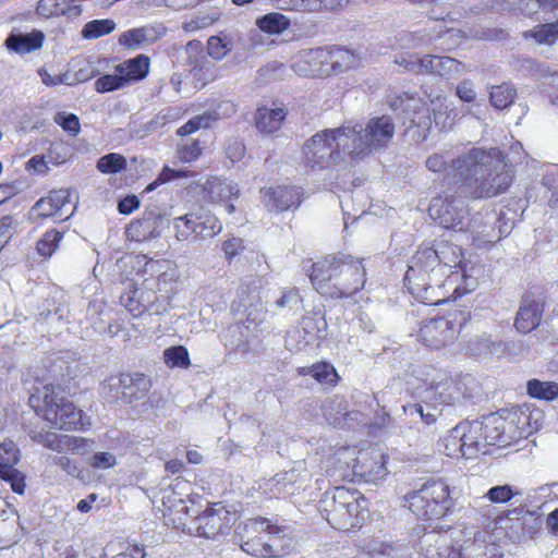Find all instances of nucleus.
I'll return each instance as SVG.
<instances>
[{
    "label": "nucleus",
    "instance_id": "obj_1",
    "mask_svg": "<svg viewBox=\"0 0 558 558\" xmlns=\"http://www.w3.org/2000/svg\"><path fill=\"white\" fill-rule=\"evenodd\" d=\"M451 172L459 175V190L464 198L484 199L506 193L514 170L497 147H474L458 156Z\"/></svg>",
    "mask_w": 558,
    "mask_h": 558
},
{
    "label": "nucleus",
    "instance_id": "obj_2",
    "mask_svg": "<svg viewBox=\"0 0 558 558\" xmlns=\"http://www.w3.org/2000/svg\"><path fill=\"white\" fill-rule=\"evenodd\" d=\"M310 279L322 295L348 298L364 287L366 271L362 259L339 254L313 264Z\"/></svg>",
    "mask_w": 558,
    "mask_h": 558
},
{
    "label": "nucleus",
    "instance_id": "obj_3",
    "mask_svg": "<svg viewBox=\"0 0 558 558\" xmlns=\"http://www.w3.org/2000/svg\"><path fill=\"white\" fill-rule=\"evenodd\" d=\"M430 218L444 229L454 232H470L473 239L483 236L487 242H494L490 231L493 227L482 226L483 217L476 213L470 218V210L461 195L445 194L432 198L428 207Z\"/></svg>",
    "mask_w": 558,
    "mask_h": 558
},
{
    "label": "nucleus",
    "instance_id": "obj_4",
    "mask_svg": "<svg viewBox=\"0 0 558 558\" xmlns=\"http://www.w3.org/2000/svg\"><path fill=\"white\" fill-rule=\"evenodd\" d=\"M345 126L325 129L308 138L303 146V155L307 166L325 169L351 159L350 137Z\"/></svg>",
    "mask_w": 558,
    "mask_h": 558
},
{
    "label": "nucleus",
    "instance_id": "obj_5",
    "mask_svg": "<svg viewBox=\"0 0 558 558\" xmlns=\"http://www.w3.org/2000/svg\"><path fill=\"white\" fill-rule=\"evenodd\" d=\"M85 371L84 365L69 353H53L44 357L32 368L37 387L49 386L53 390L74 395L78 388L77 378Z\"/></svg>",
    "mask_w": 558,
    "mask_h": 558
},
{
    "label": "nucleus",
    "instance_id": "obj_6",
    "mask_svg": "<svg viewBox=\"0 0 558 558\" xmlns=\"http://www.w3.org/2000/svg\"><path fill=\"white\" fill-rule=\"evenodd\" d=\"M29 404L52 427L58 429H76L83 426L82 411L68 400L61 391L49 386L34 387Z\"/></svg>",
    "mask_w": 558,
    "mask_h": 558
},
{
    "label": "nucleus",
    "instance_id": "obj_7",
    "mask_svg": "<svg viewBox=\"0 0 558 558\" xmlns=\"http://www.w3.org/2000/svg\"><path fill=\"white\" fill-rule=\"evenodd\" d=\"M344 126L349 131L352 161L362 160L373 151L386 147L395 135V124L389 116L372 118L364 126Z\"/></svg>",
    "mask_w": 558,
    "mask_h": 558
},
{
    "label": "nucleus",
    "instance_id": "obj_8",
    "mask_svg": "<svg viewBox=\"0 0 558 558\" xmlns=\"http://www.w3.org/2000/svg\"><path fill=\"white\" fill-rule=\"evenodd\" d=\"M533 414L523 410H517L507 417L490 415L483 421L484 442L487 446L506 447L513 441L526 437L531 432V418Z\"/></svg>",
    "mask_w": 558,
    "mask_h": 558
},
{
    "label": "nucleus",
    "instance_id": "obj_9",
    "mask_svg": "<svg viewBox=\"0 0 558 558\" xmlns=\"http://www.w3.org/2000/svg\"><path fill=\"white\" fill-rule=\"evenodd\" d=\"M409 509L418 518L439 519L452 506L449 487L441 481H430L404 496Z\"/></svg>",
    "mask_w": 558,
    "mask_h": 558
},
{
    "label": "nucleus",
    "instance_id": "obj_10",
    "mask_svg": "<svg viewBox=\"0 0 558 558\" xmlns=\"http://www.w3.org/2000/svg\"><path fill=\"white\" fill-rule=\"evenodd\" d=\"M284 533V529L270 524L264 518L248 520L241 534V548L248 555L268 558L281 556L282 549L276 544V536Z\"/></svg>",
    "mask_w": 558,
    "mask_h": 558
},
{
    "label": "nucleus",
    "instance_id": "obj_11",
    "mask_svg": "<svg viewBox=\"0 0 558 558\" xmlns=\"http://www.w3.org/2000/svg\"><path fill=\"white\" fill-rule=\"evenodd\" d=\"M442 274L437 270H429L427 262L420 250L412 256L408 269L404 275V286L408 291L425 304H437L439 299L436 298V288L441 287Z\"/></svg>",
    "mask_w": 558,
    "mask_h": 558
},
{
    "label": "nucleus",
    "instance_id": "obj_12",
    "mask_svg": "<svg viewBox=\"0 0 558 558\" xmlns=\"http://www.w3.org/2000/svg\"><path fill=\"white\" fill-rule=\"evenodd\" d=\"M151 388L150 378L138 372L120 373L106 378L100 386V395L107 402L134 403L143 400Z\"/></svg>",
    "mask_w": 558,
    "mask_h": 558
},
{
    "label": "nucleus",
    "instance_id": "obj_13",
    "mask_svg": "<svg viewBox=\"0 0 558 558\" xmlns=\"http://www.w3.org/2000/svg\"><path fill=\"white\" fill-rule=\"evenodd\" d=\"M175 238L186 241L194 239L208 240L219 234L222 230L220 220L210 211L199 209L173 219Z\"/></svg>",
    "mask_w": 558,
    "mask_h": 558
},
{
    "label": "nucleus",
    "instance_id": "obj_14",
    "mask_svg": "<svg viewBox=\"0 0 558 558\" xmlns=\"http://www.w3.org/2000/svg\"><path fill=\"white\" fill-rule=\"evenodd\" d=\"M76 205L72 192L66 189L51 191L47 196L39 198L31 209V215L38 218L56 217L66 220L73 216Z\"/></svg>",
    "mask_w": 558,
    "mask_h": 558
},
{
    "label": "nucleus",
    "instance_id": "obj_15",
    "mask_svg": "<svg viewBox=\"0 0 558 558\" xmlns=\"http://www.w3.org/2000/svg\"><path fill=\"white\" fill-rule=\"evenodd\" d=\"M307 480L308 473L304 468V462L300 461L289 471L278 473L271 477L265 484L264 489L268 490L271 497L286 498L303 489Z\"/></svg>",
    "mask_w": 558,
    "mask_h": 558
},
{
    "label": "nucleus",
    "instance_id": "obj_16",
    "mask_svg": "<svg viewBox=\"0 0 558 558\" xmlns=\"http://www.w3.org/2000/svg\"><path fill=\"white\" fill-rule=\"evenodd\" d=\"M454 531H429L423 534L420 545L426 558H471L465 549L456 550L452 546Z\"/></svg>",
    "mask_w": 558,
    "mask_h": 558
},
{
    "label": "nucleus",
    "instance_id": "obj_17",
    "mask_svg": "<svg viewBox=\"0 0 558 558\" xmlns=\"http://www.w3.org/2000/svg\"><path fill=\"white\" fill-rule=\"evenodd\" d=\"M474 379L465 377L459 381L452 379H445L436 384H432L430 387L424 391V399L433 405L445 404L450 405L460 401L461 398H471V395H465L462 388L473 383Z\"/></svg>",
    "mask_w": 558,
    "mask_h": 558
},
{
    "label": "nucleus",
    "instance_id": "obj_18",
    "mask_svg": "<svg viewBox=\"0 0 558 558\" xmlns=\"http://www.w3.org/2000/svg\"><path fill=\"white\" fill-rule=\"evenodd\" d=\"M459 330L452 320L445 317L432 318L420 328L418 336L427 347L440 349L451 343Z\"/></svg>",
    "mask_w": 558,
    "mask_h": 558
},
{
    "label": "nucleus",
    "instance_id": "obj_19",
    "mask_svg": "<svg viewBox=\"0 0 558 558\" xmlns=\"http://www.w3.org/2000/svg\"><path fill=\"white\" fill-rule=\"evenodd\" d=\"M420 251L429 270H437L438 274L442 267L456 268L462 264V251L459 245L441 241L433 246L421 247Z\"/></svg>",
    "mask_w": 558,
    "mask_h": 558
},
{
    "label": "nucleus",
    "instance_id": "obj_20",
    "mask_svg": "<svg viewBox=\"0 0 558 558\" xmlns=\"http://www.w3.org/2000/svg\"><path fill=\"white\" fill-rule=\"evenodd\" d=\"M328 48H314L299 52L292 68L299 75L324 76L330 75Z\"/></svg>",
    "mask_w": 558,
    "mask_h": 558
},
{
    "label": "nucleus",
    "instance_id": "obj_21",
    "mask_svg": "<svg viewBox=\"0 0 558 558\" xmlns=\"http://www.w3.org/2000/svg\"><path fill=\"white\" fill-rule=\"evenodd\" d=\"M340 509H330L327 518L329 524L337 530H349L361 526L367 515L366 499L360 497L353 500V505H343Z\"/></svg>",
    "mask_w": 558,
    "mask_h": 558
},
{
    "label": "nucleus",
    "instance_id": "obj_22",
    "mask_svg": "<svg viewBox=\"0 0 558 558\" xmlns=\"http://www.w3.org/2000/svg\"><path fill=\"white\" fill-rule=\"evenodd\" d=\"M264 205L269 210L284 211L299 207L302 203V191L296 186H276L260 190Z\"/></svg>",
    "mask_w": 558,
    "mask_h": 558
},
{
    "label": "nucleus",
    "instance_id": "obj_23",
    "mask_svg": "<svg viewBox=\"0 0 558 558\" xmlns=\"http://www.w3.org/2000/svg\"><path fill=\"white\" fill-rule=\"evenodd\" d=\"M385 464V456L378 449H371L359 452L353 470L366 482H374L386 476Z\"/></svg>",
    "mask_w": 558,
    "mask_h": 558
},
{
    "label": "nucleus",
    "instance_id": "obj_24",
    "mask_svg": "<svg viewBox=\"0 0 558 558\" xmlns=\"http://www.w3.org/2000/svg\"><path fill=\"white\" fill-rule=\"evenodd\" d=\"M231 514L221 504L207 508L198 517V531L207 538L225 533L230 524Z\"/></svg>",
    "mask_w": 558,
    "mask_h": 558
},
{
    "label": "nucleus",
    "instance_id": "obj_25",
    "mask_svg": "<svg viewBox=\"0 0 558 558\" xmlns=\"http://www.w3.org/2000/svg\"><path fill=\"white\" fill-rule=\"evenodd\" d=\"M165 217L156 210H146L143 217L133 221L126 228L128 236L136 242H143L160 235Z\"/></svg>",
    "mask_w": 558,
    "mask_h": 558
},
{
    "label": "nucleus",
    "instance_id": "obj_26",
    "mask_svg": "<svg viewBox=\"0 0 558 558\" xmlns=\"http://www.w3.org/2000/svg\"><path fill=\"white\" fill-rule=\"evenodd\" d=\"M166 28L161 26H142L129 29L119 37V44L130 50H138L157 41Z\"/></svg>",
    "mask_w": 558,
    "mask_h": 558
},
{
    "label": "nucleus",
    "instance_id": "obj_27",
    "mask_svg": "<svg viewBox=\"0 0 558 558\" xmlns=\"http://www.w3.org/2000/svg\"><path fill=\"white\" fill-rule=\"evenodd\" d=\"M543 312L544 303L541 300L524 298L515 316L517 330L523 333L534 330L542 320Z\"/></svg>",
    "mask_w": 558,
    "mask_h": 558
},
{
    "label": "nucleus",
    "instance_id": "obj_28",
    "mask_svg": "<svg viewBox=\"0 0 558 558\" xmlns=\"http://www.w3.org/2000/svg\"><path fill=\"white\" fill-rule=\"evenodd\" d=\"M463 427L461 439L463 441V457L466 459H474L480 453H487L486 445L484 442V429L483 422H461Z\"/></svg>",
    "mask_w": 558,
    "mask_h": 558
},
{
    "label": "nucleus",
    "instance_id": "obj_29",
    "mask_svg": "<svg viewBox=\"0 0 558 558\" xmlns=\"http://www.w3.org/2000/svg\"><path fill=\"white\" fill-rule=\"evenodd\" d=\"M45 35L39 29H33L29 33H23L19 29H13L7 37L4 46L19 54L29 53L41 48Z\"/></svg>",
    "mask_w": 558,
    "mask_h": 558
},
{
    "label": "nucleus",
    "instance_id": "obj_30",
    "mask_svg": "<svg viewBox=\"0 0 558 558\" xmlns=\"http://www.w3.org/2000/svg\"><path fill=\"white\" fill-rule=\"evenodd\" d=\"M255 330L256 325L250 319L230 325L225 335L226 345L238 352H247Z\"/></svg>",
    "mask_w": 558,
    "mask_h": 558
},
{
    "label": "nucleus",
    "instance_id": "obj_31",
    "mask_svg": "<svg viewBox=\"0 0 558 558\" xmlns=\"http://www.w3.org/2000/svg\"><path fill=\"white\" fill-rule=\"evenodd\" d=\"M150 60L146 54H137L136 57L124 61L116 66V72L121 73L126 85L132 82L144 80L149 72Z\"/></svg>",
    "mask_w": 558,
    "mask_h": 558
},
{
    "label": "nucleus",
    "instance_id": "obj_32",
    "mask_svg": "<svg viewBox=\"0 0 558 558\" xmlns=\"http://www.w3.org/2000/svg\"><path fill=\"white\" fill-rule=\"evenodd\" d=\"M287 117L283 108L260 107L255 113V124L259 132L271 134L278 131Z\"/></svg>",
    "mask_w": 558,
    "mask_h": 558
},
{
    "label": "nucleus",
    "instance_id": "obj_33",
    "mask_svg": "<svg viewBox=\"0 0 558 558\" xmlns=\"http://www.w3.org/2000/svg\"><path fill=\"white\" fill-rule=\"evenodd\" d=\"M330 74H338L344 71L359 68L361 56L352 50L341 47L328 48Z\"/></svg>",
    "mask_w": 558,
    "mask_h": 558
},
{
    "label": "nucleus",
    "instance_id": "obj_34",
    "mask_svg": "<svg viewBox=\"0 0 558 558\" xmlns=\"http://www.w3.org/2000/svg\"><path fill=\"white\" fill-rule=\"evenodd\" d=\"M517 98V88L511 83L494 85L489 90V102L497 110L509 108Z\"/></svg>",
    "mask_w": 558,
    "mask_h": 558
},
{
    "label": "nucleus",
    "instance_id": "obj_35",
    "mask_svg": "<svg viewBox=\"0 0 558 558\" xmlns=\"http://www.w3.org/2000/svg\"><path fill=\"white\" fill-rule=\"evenodd\" d=\"M300 327L312 342L327 336V322L320 312L304 316L301 319Z\"/></svg>",
    "mask_w": 558,
    "mask_h": 558
},
{
    "label": "nucleus",
    "instance_id": "obj_36",
    "mask_svg": "<svg viewBox=\"0 0 558 558\" xmlns=\"http://www.w3.org/2000/svg\"><path fill=\"white\" fill-rule=\"evenodd\" d=\"M205 189L213 201L229 199L232 196H238L240 193L236 183L221 180L219 178H214L213 180L207 181Z\"/></svg>",
    "mask_w": 558,
    "mask_h": 558
},
{
    "label": "nucleus",
    "instance_id": "obj_37",
    "mask_svg": "<svg viewBox=\"0 0 558 558\" xmlns=\"http://www.w3.org/2000/svg\"><path fill=\"white\" fill-rule=\"evenodd\" d=\"M525 39L533 38L537 44L551 45L558 39V20L551 23H544L533 29L523 33Z\"/></svg>",
    "mask_w": 558,
    "mask_h": 558
},
{
    "label": "nucleus",
    "instance_id": "obj_38",
    "mask_svg": "<svg viewBox=\"0 0 558 558\" xmlns=\"http://www.w3.org/2000/svg\"><path fill=\"white\" fill-rule=\"evenodd\" d=\"M527 395L532 398L553 401L558 397V385L555 381L530 379L526 384Z\"/></svg>",
    "mask_w": 558,
    "mask_h": 558
},
{
    "label": "nucleus",
    "instance_id": "obj_39",
    "mask_svg": "<svg viewBox=\"0 0 558 558\" xmlns=\"http://www.w3.org/2000/svg\"><path fill=\"white\" fill-rule=\"evenodd\" d=\"M256 24L263 32L280 34L290 26V20L279 12H271L259 17Z\"/></svg>",
    "mask_w": 558,
    "mask_h": 558
},
{
    "label": "nucleus",
    "instance_id": "obj_40",
    "mask_svg": "<svg viewBox=\"0 0 558 558\" xmlns=\"http://www.w3.org/2000/svg\"><path fill=\"white\" fill-rule=\"evenodd\" d=\"M557 8L558 0H515L513 2V9L526 16L537 13L539 9L551 12Z\"/></svg>",
    "mask_w": 558,
    "mask_h": 558
},
{
    "label": "nucleus",
    "instance_id": "obj_41",
    "mask_svg": "<svg viewBox=\"0 0 558 558\" xmlns=\"http://www.w3.org/2000/svg\"><path fill=\"white\" fill-rule=\"evenodd\" d=\"M458 160L457 158L448 160L442 154H433L426 159V167L433 172H444L445 175L454 183L459 184V175L451 172L452 166Z\"/></svg>",
    "mask_w": 558,
    "mask_h": 558
},
{
    "label": "nucleus",
    "instance_id": "obj_42",
    "mask_svg": "<svg viewBox=\"0 0 558 558\" xmlns=\"http://www.w3.org/2000/svg\"><path fill=\"white\" fill-rule=\"evenodd\" d=\"M464 72V65L450 57H438L435 60V72L439 76L452 78Z\"/></svg>",
    "mask_w": 558,
    "mask_h": 558
},
{
    "label": "nucleus",
    "instance_id": "obj_43",
    "mask_svg": "<svg viewBox=\"0 0 558 558\" xmlns=\"http://www.w3.org/2000/svg\"><path fill=\"white\" fill-rule=\"evenodd\" d=\"M403 412L410 416H418L423 423L430 425L436 422V418L440 415V411L435 405L430 407V402L425 405L415 403L402 407Z\"/></svg>",
    "mask_w": 558,
    "mask_h": 558
},
{
    "label": "nucleus",
    "instance_id": "obj_44",
    "mask_svg": "<svg viewBox=\"0 0 558 558\" xmlns=\"http://www.w3.org/2000/svg\"><path fill=\"white\" fill-rule=\"evenodd\" d=\"M116 28V23L113 20L104 19V20H93L87 22L83 29L82 36L87 39L98 38L104 35H108L113 32Z\"/></svg>",
    "mask_w": 558,
    "mask_h": 558
},
{
    "label": "nucleus",
    "instance_id": "obj_45",
    "mask_svg": "<svg viewBox=\"0 0 558 558\" xmlns=\"http://www.w3.org/2000/svg\"><path fill=\"white\" fill-rule=\"evenodd\" d=\"M16 463L0 462V478L11 484L14 493L22 495L25 489L24 477L14 465Z\"/></svg>",
    "mask_w": 558,
    "mask_h": 558
},
{
    "label": "nucleus",
    "instance_id": "obj_46",
    "mask_svg": "<svg viewBox=\"0 0 558 558\" xmlns=\"http://www.w3.org/2000/svg\"><path fill=\"white\" fill-rule=\"evenodd\" d=\"M61 446L62 452L83 456L93 449L94 441L83 437L62 435Z\"/></svg>",
    "mask_w": 558,
    "mask_h": 558
},
{
    "label": "nucleus",
    "instance_id": "obj_47",
    "mask_svg": "<svg viewBox=\"0 0 558 558\" xmlns=\"http://www.w3.org/2000/svg\"><path fill=\"white\" fill-rule=\"evenodd\" d=\"M165 363L169 367L187 368L191 365L189 351L183 345H174L163 351Z\"/></svg>",
    "mask_w": 558,
    "mask_h": 558
},
{
    "label": "nucleus",
    "instance_id": "obj_48",
    "mask_svg": "<svg viewBox=\"0 0 558 558\" xmlns=\"http://www.w3.org/2000/svg\"><path fill=\"white\" fill-rule=\"evenodd\" d=\"M463 427L461 424H457L449 434L444 438L445 453L448 457H463V441L461 439Z\"/></svg>",
    "mask_w": 558,
    "mask_h": 558
},
{
    "label": "nucleus",
    "instance_id": "obj_49",
    "mask_svg": "<svg viewBox=\"0 0 558 558\" xmlns=\"http://www.w3.org/2000/svg\"><path fill=\"white\" fill-rule=\"evenodd\" d=\"M126 168V159L117 153H110L100 157L97 161V169L101 173H118Z\"/></svg>",
    "mask_w": 558,
    "mask_h": 558
},
{
    "label": "nucleus",
    "instance_id": "obj_50",
    "mask_svg": "<svg viewBox=\"0 0 558 558\" xmlns=\"http://www.w3.org/2000/svg\"><path fill=\"white\" fill-rule=\"evenodd\" d=\"M232 50V40L226 35L211 36L207 41V51L216 60L223 59Z\"/></svg>",
    "mask_w": 558,
    "mask_h": 558
},
{
    "label": "nucleus",
    "instance_id": "obj_51",
    "mask_svg": "<svg viewBox=\"0 0 558 558\" xmlns=\"http://www.w3.org/2000/svg\"><path fill=\"white\" fill-rule=\"evenodd\" d=\"M304 374H310L319 384L329 386L333 385L338 377L335 367L328 363H319L312 367H307V371Z\"/></svg>",
    "mask_w": 558,
    "mask_h": 558
},
{
    "label": "nucleus",
    "instance_id": "obj_52",
    "mask_svg": "<svg viewBox=\"0 0 558 558\" xmlns=\"http://www.w3.org/2000/svg\"><path fill=\"white\" fill-rule=\"evenodd\" d=\"M522 492L511 485H497L493 486L486 493V497L495 504H505L515 496H521Z\"/></svg>",
    "mask_w": 558,
    "mask_h": 558
},
{
    "label": "nucleus",
    "instance_id": "obj_53",
    "mask_svg": "<svg viewBox=\"0 0 558 558\" xmlns=\"http://www.w3.org/2000/svg\"><path fill=\"white\" fill-rule=\"evenodd\" d=\"M63 233L57 230L47 231L37 242V251L41 256L49 257L58 247Z\"/></svg>",
    "mask_w": 558,
    "mask_h": 558
},
{
    "label": "nucleus",
    "instance_id": "obj_54",
    "mask_svg": "<svg viewBox=\"0 0 558 558\" xmlns=\"http://www.w3.org/2000/svg\"><path fill=\"white\" fill-rule=\"evenodd\" d=\"M126 86L122 74L114 71L113 74H106L95 81V89L98 93H109Z\"/></svg>",
    "mask_w": 558,
    "mask_h": 558
},
{
    "label": "nucleus",
    "instance_id": "obj_55",
    "mask_svg": "<svg viewBox=\"0 0 558 558\" xmlns=\"http://www.w3.org/2000/svg\"><path fill=\"white\" fill-rule=\"evenodd\" d=\"M284 343L289 351L298 352L313 342L306 335H304L303 329L299 326L287 332Z\"/></svg>",
    "mask_w": 558,
    "mask_h": 558
},
{
    "label": "nucleus",
    "instance_id": "obj_56",
    "mask_svg": "<svg viewBox=\"0 0 558 558\" xmlns=\"http://www.w3.org/2000/svg\"><path fill=\"white\" fill-rule=\"evenodd\" d=\"M201 153L202 147L196 140L185 138L178 145V157L183 162L195 161Z\"/></svg>",
    "mask_w": 558,
    "mask_h": 558
},
{
    "label": "nucleus",
    "instance_id": "obj_57",
    "mask_svg": "<svg viewBox=\"0 0 558 558\" xmlns=\"http://www.w3.org/2000/svg\"><path fill=\"white\" fill-rule=\"evenodd\" d=\"M302 299L299 293L298 288H283L280 290L279 296L275 300L274 304L276 308L282 310V308H289L293 310L296 308Z\"/></svg>",
    "mask_w": 558,
    "mask_h": 558
},
{
    "label": "nucleus",
    "instance_id": "obj_58",
    "mask_svg": "<svg viewBox=\"0 0 558 558\" xmlns=\"http://www.w3.org/2000/svg\"><path fill=\"white\" fill-rule=\"evenodd\" d=\"M138 295L136 293V284L133 281L125 283V290L120 295V303L123 305L134 317H138Z\"/></svg>",
    "mask_w": 558,
    "mask_h": 558
},
{
    "label": "nucleus",
    "instance_id": "obj_59",
    "mask_svg": "<svg viewBox=\"0 0 558 558\" xmlns=\"http://www.w3.org/2000/svg\"><path fill=\"white\" fill-rule=\"evenodd\" d=\"M185 177H187V171L185 170H173L169 167H165L161 170V172L157 175V178L145 187L143 194L151 192L156 190L159 185L165 184L171 180Z\"/></svg>",
    "mask_w": 558,
    "mask_h": 558
},
{
    "label": "nucleus",
    "instance_id": "obj_60",
    "mask_svg": "<svg viewBox=\"0 0 558 558\" xmlns=\"http://www.w3.org/2000/svg\"><path fill=\"white\" fill-rule=\"evenodd\" d=\"M362 497L357 492H351L345 487H335L332 490V504L331 509H342L350 502L353 505V500Z\"/></svg>",
    "mask_w": 558,
    "mask_h": 558
},
{
    "label": "nucleus",
    "instance_id": "obj_61",
    "mask_svg": "<svg viewBox=\"0 0 558 558\" xmlns=\"http://www.w3.org/2000/svg\"><path fill=\"white\" fill-rule=\"evenodd\" d=\"M54 122L60 125L65 132L72 136H76L80 133L81 125L80 120L74 113L58 112L54 116Z\"/></svg>",
    "mask_w": 558,
    "mask_h": 558
},
{
    "label": "nucleus",
    "instance_id": "obj_62",
    "mask_svg": "<svg viewBox=\"0 0 558 558\" xmlns=\"http://www.w3.org/2000/svg\"><path fill=\"white\" fill-rule=\"evenodd\" d=\"M97 74V70L92 64H86L83 68H80L75 72H65V85L72 86L78 83H84L86 81L92 80Z\"/></svg>",
    "mask_w": 558,
    "mask_h": 558
},
{
    "label": "nucleus",
    "instance_id": "obj_63",
    "mask_svg": "<svg viewBox=\"0 0 558 558\" xmlns=\"http://www.w3.org/2000/svg\"><path fill=\"white\" fill-rule=\"evenodd\" d=\"M399 41L402 48L414 49L426 45L429 41V38L421 32H404L400 34Z\"/></svg>",
    "mask_w": 558,
    "mask_h": 558
},
{
    "label": "nucleus",
    "instance_id": "obj_64",
    "mask_svg": "<svg viewBox=\"0 0 558 558\" xmlns=\"http://www.w3.org/2000/svg\"><path fill=\"white\" fill-rule=\"evenodd\" d=\"M33 439L39 444H43L49 449H52L54 451H58L59 453L62 452V435H58L52 432L47 433H37L33 436Z\"/></svg>",
    "mask_w": 558,
    "mask_h": 558
}]
</instances>
